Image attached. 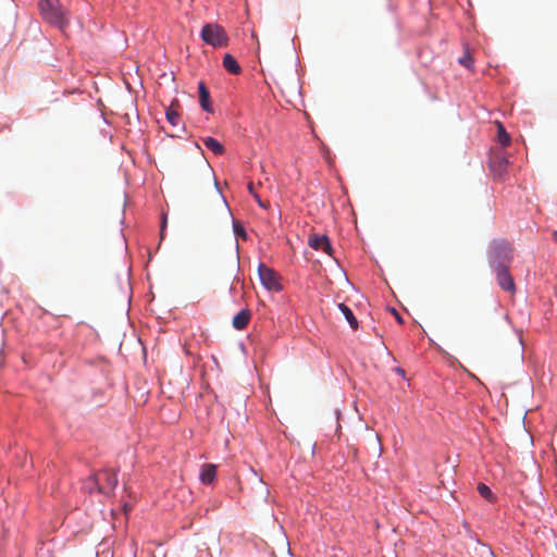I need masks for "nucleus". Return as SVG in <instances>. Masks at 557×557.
<instances>
[{
    "label": "nucleus",
    "instance_id": "12",
    "mask_svg": "<svg viewBox=\"0 0 557 557\" xmlns=\"http://www.w3.org/2000/svg\"><path fill=\"white\" fill-rule=\"evenodd\" d=\"M223 66L225 67V70L227 72H230L231 74H234V75H238L242 72V69L238 65L237 61L230 53H226L224 55V58H223Z\"/></svg>",
    "mask_w": 557,
    "mask_h": 557
},
{
    "label": "nucleus",
    "instance_id": "14",
    "mask_svg": "<svg viewBox=\"0 0 557 557\" xmlns=\"http://www.w3.org/2000/svg\"><path fill=\"white\" fill-rule=\"evenodd\" d=\"M338 309L344 314V317L346 318V320L349 323V325L351 326V329L357 330L358 321H357L356 317L354 315L352 311L350 310V308L347 307L345 304H338Z\"/></svg>",
    "mask_w": 557,
    "mask_h": 557
},
{
    "label": "nucleus",
    "instance_id": "9",
    "mask_svg": "<svg viewBox=\"0 0 557 557\" xmlns=\"http://www.w3.org/2000/svg\"><path fill=\"white\" fill-rule=\"evenodd\" d=\"M251 319V311L249 309L240 310L232 321V325L237 331H243L247 327Z\"/></svg>",
    "mask_w": 557,
    "mask_h": 557
},
{
    "label": "nucleus",
    "instance_id": "8",
    "mask_svg": "<svg viewBox=\"0 0 557 557\" xmlns=\"http://www.w3.org/2000/svg\"><path fill=\"white\" fill-rule=\"evenodd\" d=\"M308 245L314 250H322L326 255H333V247L326 235L312 234L309 237Z\"/></svg>",
    "mask_w": 557,
    "mask_h": 557
},
{
    "label": "nucleus",
    "instance_id": "2",
    "mask_svg": "<svg viewBox=\"0 0 557 557\" xmlns=\"http://www.w3.org/2000/svg\"><path fill=\"white\" fill-rule=\"evenodd\" d=\"M513 257L512 245L505 239H494L490 244L488 261L492 269L498 264L509 265Z\"/></svg>",
    "mask_w": 557,
    "mask_h": 557
},
{
    "label": "nucleus",
    "instance_id": "15",
    "mask_svg": "<svg viewBox=\"0 0 557 557\" xmlns=\"http://www.w3.org/2000/svg\"><path fill=\"white\" fill-rule=\"evenodd\" d=\"M478 492L483 498H485L490 503H494L496 500V496L494 495L492 490L484 483H480L478 485Z\"/></svg>",
    "mask_w": 557,
    "mask_h": 557
},
{
    "label": "nucleus",
    "instance_id": "17",
    "mask_svg": "<svg viewBox=\"0 0 557 557\" xmlns=\"http://www.w3.org/2000/svg\"><path fill=\"white\" fill-rule=\"evenodd\" d=\"M166 120L171 123V125L173 126H176L178 125L180 123V115L178 113L174 110L173 108V104L170 106L168 109H166Z\"/></svg>",
    "mask_w": 557,
    "mask_h": 557
},
{
    "label": "nucleus",
    "instance_id": "4",
    "mask_svg": "<svg viewBox=\"0 0 557 557\" xmlns=\"http://www.w3.org/2000/svg\"><path fill=\"white\" fill-rule=\"evenodd\" d=\"M97 488L102 494H110L117 484L116 472L106 469L97 472L92 478Z\"/></svg>",
    "mask_w": 557,
    "mask_h": 557
},
{
    "label": "nucleus",
    "instance_id": "22",
    "mask_svg": "<svg viewBox=\"0 0 557 557\" xmlns=\"http://www.w3.org/2000/svg\"><path fill=\"white\" fill-rule=\"evenodd\" d=\"M396 372H397L398 374L403 375V376L405 375V371H404L403 369H400V368H397V369H396Z\"/></svg>",
    "mask_w": 557,
    "mask_h": 557
},
{
    "label": "nucleus",
    "instance_id": "5",
    "mask_svg": "<svg viewBox=\"0 0 557 557\" xmlns=\"http://www.w3.org/2000/svg\"><path fill=\"white\" fill-rule=\"evenodd\" d=\"M258 273L262 285L268 290L278 292L282 289L280 276L274 270L270 269L263 263H260L258 267Z\"/></svg>",
    "mask_w": 557,
    "mask_h": 557
},
{
    "label": "nucleus",
    "instance_id": "19",
    "mask_svg": "<svg viewBox=\"0 0 557 557\" xmlns=\"http://www.w3.org/2000/svg\"><path fill=\"white\" fill-rule=\"evenodd\" d=\"M233 230H234V233L236 236L246 239V236H247L246 231H245L244 226L238 221L233 220Z\"/></svg>",
    "mask_w": 557,
    "mask_h": 557
},
{
    "label": "nucleus",
    "instance_id": "10",
    "mask_svg": "<svg viewBox=\"0 0 557 557\" xmlns=\"http://www.w3.org/2000/svg\"><path fill=\"white\" fill-rule=\"evenodd\" d=\"M199 103L206 112H213V108L210 101V92L203 82L198 84Z\"/></svg>",
    "mask_w": 557,
    "mask_h": 557
},
{
    "label": "nucleus",
    "instance_id": "23",
    "mask_svg": "<svg viewBox=\"0 0 557 557\" xmlns=\"http://www.w3.org/2000/svg\"><path fill=\"white\" fill-rule=\"evenodd\" d=\"M553 238H554V240L557 243V231H555V232L553 233Z\"/></svg>",
    "mask_w": 557,
    "mask_h": 557
},
{
    "label": "nucleus",
    "instance_id": "7",
    "mask_svg": "<svg viewBox=\"0 0 557 557\" xmlns=\"http://www.w3.org/2000/svg\"><path fill=\"white\" fill-rule=\"evenodd\" d=\"M509 166L508 159L503 154H495L491 158L490 169L496 178L502 180L507 173Z\"/></svg>",
    "mask_w": 557,
    "mask_h": 557
},
{
    "label": "nucleus",
    "instance_id": "16",
    "mask_svg": "<svg viewBox=\"0 0 557 557\" xmlns=\"http://www.w3.org/2000/svg\"><path fill=\"white\" fill-rule=\"evenodd\" d=\"M497 128H498L497 137H498L499 144L503 147L508 146L510 144V136H509V134L506 132V129H505V127L503 126L502 123H497Z\"/></svg>",
    "mask_w": 557,
    "mask_h": 557
},
{
    "label": "nucleus",
    "instance_id": "18",
    "mask_svg": "<svg viewBox=\"0 0 557 557\" xmlns=\"http://www.w3.org/2000/svg\"><path fill=\"white\" fill-rule=\"evenodd\" d=\"M247 187H248V190H249L250 195H252V197H253V198H255V200L258 202V205H259L260 207H262V208H268V205H267V203H264V202L260 199V196L258 195V193H256L253 183H252V182H250V183L248 184V186H247Z\"/></svg>",
    "mask_w": 557,
    "mask_h": 557
},
{
    "label": "nucleus",
    "instance_id": "24",
    "mask_svg": "<svg viewBox=\"0 0 557 557\" xmlns=\"http://www.w3.org/2000/svg\"><path fill=\"white\" fill-rule=\"evenodd\" d=\"M164 226H165V220L162 221L161 234L163 233Z\"/></svg>",
    "mask_w": 557,
    "mask_h": 557
},
{
    "label": "nucleus",
    "instance_id": "21",
    "mask_svg": "<svg viewBox=\"0 0 557 557\" xmlns=\"http://www.w3.org/2000/svg\"><path fill=\"white\" fill-rule=\"evenodd\" d=\"M392 312L393 314L395 315V319L396 321L399 323V324H403L404 323V320L401 318V315L395 310V309H392Z\"/></svg>",
    "mask_w": 557,
    "mask_h": 557
},
{
    "label": "nucleus",
    "instance_id": "3",
    "mask_svg": "<svg viewBox=\"0 0 557 557\" xmlns=\"http://www.w3.org/2000/svg\"><path fill=\"white\" fill-rule=\"evenodd\" d=\"M200 37L206 44L213 48L225 47L228 42L226 32L222 26L215 23H208L203 25Z\"/></svg>",
    "mask_w": 557,
    "mask_h": 557
},
{
    "label": "nucleus",
    "instance_id": "6",
    "mask_svg": "<svg viewBox=\"0 0 557 557\" xmlns=\"http://www.w3.org/2000/svg\"><path fill=\"white\" fill-rule=\"evenodd\" d=\"M496 273V278L499 287L510 294L516 293V284L512 275L509 272V265L498 264L493 269Z\"/></svg>",
    "mask_w": 557,
    "mask_h": 557
},
{
    "label": "nucleus",
    "instance_id": "20",
    "mask_svg": "<svg viewBox=\"0 0 557 557\" xmlns=\"http://www.w3.org/2000/svg\"><path fill=\"white\" fill-rule=\"evenodd\" d=\"M459 63L467 69H470L473 64L472 57L467 52L462 58L459 59Z\"/></svg>",
    "mask_w": 557,
    "mask_h": 557
},
{
    "label": "nucleus",
    "instance_id": "13",
    "mask_svg": "<svg viewBox=\"0 0 557 557\" xmlns=\"http://www.w3.org/2000/svg\"><path fill=\"white\" fill-rule=\"evenodd\" d=\"M202 143L209 150H211L216 156H221L225 151L223 145L213 137H205L202 138Z\"/></svg>",
    "mask_w": 557,
    "mask_h": 557
},
{
    "label": "nucleus",
    "instance_id": "1",
    "mask_svg": "<svg viewBox=\"0 0 557 557\" xmlns=\"http://www.w3.org/2000/svg\"><path fill=\"white\" fill-rule=\"evenodd\" d=\"M41 17L49 24L64 30L69 26V12L59 0H38Z\"/></svg>",
    "mask_w": 557,
    "mask_h": 557
},
{
    "label": "nucleus",
    "instance_id": "11",
    "mask_svg": "<svg viewBox=\"0 0 557 557\" xmlns=\"http://www.w3.org/2000/svg\"><path fill=\"white\" fill-rule=\"evenodd\" d=\"M216 475V466L213 463H206L201 468L200 481L203 484H211Z\"/></svg>",
    "mask_w": 557,
    "mask_h": 557
}]
</instances>
